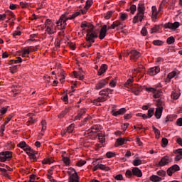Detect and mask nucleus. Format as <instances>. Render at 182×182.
<instances>
[{
  "mask_svg": "<svg viewBox=\"0 0 182 182\" xmlns=\"http://www.w3.org/2000/svg\"><path fill=\"white\" fill-rule=\"evenodd\" d=\"M79 15H80V12L77 11L73 15L66 16L65 14H63L60 16V18L56 23L57 28L58 29H60V35H63V33H64L63 29H65V28L66 27V25H67L66 21L70 19H75V18H76L77 16H79Z\"/></svg>",
  "mask_w": 182,
  "mask_h": 182,
  "instance_id": "1",
  "label": "nucleus"
},
{
  "mask_svg": "<svg viewBox=\"0 0 182 182\" xmlns=\"http://www.w3.org/2000/svg\"><path fill=\"white\" fill-rule=\"evenodd\" d=\"M145 11L146 7L144 6V4L139 3L137 7L136 15L134 17L133 19V23H137V22H141L143 21V18H144Z\"/></svg>",
  "mask_w": 182,
  "mask_h": 182,
  "instance_id": "2",
  "label": "nucleus"
},
{
  "mask_svg": "<svg viewBox=\"0 0 182 182\" xmlns=\"http://www.w3.org/2000/svg\"><path fill=\"white\" fill-rule=\"evenodd\" d=\"M176 171H180V166H178L177 164H175L168 168L166 172L164 170H160L157 171L156 174L161 178L166 177V174H168L169 177H171V176H173V174H174V173Z\"/></svg>",
  "mask_w": 182,
  "mask_h": 182,
  "instance_id": "3",
  "label": "nucleus"
},
{
  "mask_svg": "<svg viewBox=\"0 0 182 182\" xmlns=\"http://www.w3.org/2000/svg\"><path fill=\"white\" fill-rule=\"evenodd\" d=\"M112 92H113V90L110 88L103 89L99 92V95H100V97H99L97 100H95V102H98L99 103L106 102L107 97H109V95L112 94Z\"/></svg>",
  "mask_w": 182,
  "mask_h": 182,
  "instance_id": "4",
  "label": "nucleus"
},
{
  "mask_svg": "<svg viewBox=\"0 0 182 182\" xmlns=\"http://www.w3.org/2000/svg\"><path fill=\"white\" fill-rule=\"evenodd\" d=\"M44 25L46 32L48 33V35H53L54 33H56V27H55V24H53L50 19L48 18Z\"/></svg>",
  "mask_w": 182,
  "mask_h": 182,
  "instance_id": "5",
  "label": "nucleus"
},
{
  "mask_svg": "<svg viewBox=\"0 0 182 182\" xmlns=\"http://www.w3.org/2000/svg\"><path fill=\"white\" fill-rule=\"evenodd\" d=\"M97 38V33L92 28L87 31L86 41L88 43H95V39Z\"/></svg>",
  "mask_w": 182,
  "mask_h": 182,
  "instance_id": "6",
  "label": "nucleus"
},
{
  "mask_svg": "<svg viewBox=\"0 0 182 182\" xmlns=\"http://www.w3.org/2000/svg\"><path fill=\"white\" fill-rule=\"evenodd\" d=\"M68 174H70L69 182H79V176H77V172L75 168H69Z\"/></svg>",
  "mask_w": 182,
  "mask_h": 182,
  "instance_id": "7",
  "label": "nucleus"
},
{
  "mask_svg": "<svg viewBox=\"0 0 182 182\" xmlns=\"http://www.w3.org/2000/svg\"><path fill=\"white\" fill-rule=\"evenodd\" d=\"M102 130V127L100 125H94L90 129L84 132V136H95L96 133Z\"/></svg>",
  "mask_w": 182,
  "mask_h": 182,
  "instance_id": "8",
  "label": "nucleus"
},
{
  "mask_svg": "<svg viewBox=\"0 0 182 182\" xmlns=\"http://www.w3.org/2000/svg\"><path fill=\"white\" fill-rule=\"evenodd\" d=\"M173 161V159L171 157L165 156L161 158L160 161L158 164V166H160L161 167H164V166H167L168 164H170Z\"/></svg>",
  "mask_w": 182,
  "mask_h": 182,
  "instance_id": "9",
  "label": "nucleus"
},
{
  "mask_svg": "<svg viewBox=\"0 0 182 182\" xmlns=\"http://www.w3.org/2000/svg\"><path fill=\"white\" fill-rule=\"evenodd\" d=\"M8 159H12V152L9 151H3L0 154V161L5 163Z\"/></svg>",
  "mask_w": 182,
  "mask_h": 182,
  "instance_id": "10",
  "label": "nucleus"
},
{
  "mask_svg": "<svg viewBox=\"0 0 182 182\" xmlns=\"http://www.w3.org/2000/svg\"><path fill=\"white\" fill-rule=\"evenodd\" d=\"M145 90L149 93H153L154 97L155 99H159L161 96V91L157 90L156 88L153 87H146Z\"/></svg>",
  "mask_w": 182,
  "mask_h": 182,
  "instance_id": "11",
  "label": "nucleus"
},
{
  "mask_svg": "<svg viewBox=\"0 0 182 182\" xmlns=\"http://www.w3.org/2000/svg\"><path fill=\"white\" fill-rule=\"evenodd\" d=\"M109 84V82L107 80L102 79L99 80L96 85H95V90H100V89H103L105 86H107Z\"/></svg>",
  "mask_w": 182,
  "mask_h": 182,
  "instance_id": "12",
  "label": "nucleus"
},
{
  "mask_svg": "<svg viewBox=\"0 0 182 182\" xmlns=\"http://www.w3.org/2000/svg\"><path fill=\"white\" fill-rule=\"evenodd\" d=\"M179 26L180 23L178 21H176L174 23H168L164 25V28H166V29H173L174 31H176L177 28H179Z\"/></svg>",
  "mask_w": 182,
  "mask_h": 182,
  "instance_id": "13",
  "label": "nucleus"
},
{
  "mask_svg": "<svg viewBox=\"0 0 182 182\" xmlns=\"http://www.w3.org/2000/svg\"><path fill=\"white\" fill-rule=\"evenodd\" d=\"M106 33H107V26L104 25L100 29L99 38L100 39H105L106 38Z\"/></svg>",
  "mask_w": 182,
  "mask_h": 182,
  "instance_id": "14",
  "label": "nucleus"
},
{
  "mask_svg": "<svg viewBox=\"0 0 182 182\" xmlns=\"http://www.w3.org/2000/svg\"><path fill=\"white\" fill-rule=\"evenodd\" d=\"M157 73H160V67L151 68L148 71L149 76H156Z\"/></svg>",
  "mask_w": 182,
  "mask_h": 182,
  "instance_id": "15",
  "label": "nucleus"
},
{
  "mask_svg": "<svg viewBox=\"0 0 182 182\" xmlns=\"http://www.w3.org/2000/svg\"><path fill=\"white\" fill-rule=\"evenodd\" d=\"M132 92L135 95V96H139V95L143 92V87L139 85L132 87Z\"/></svg>",
  "mask_w": 182,
  "mask_h": 182,
  "instance_id": "16",
  "label": "nucleus"
},
{
  "mask_svg": "<svg viewBox=\"0 0 182 182\" xmlns=\"http://www.w3.org/2000/svg\"><path fill=\"white\" fill-rule=\"evenodd\" d=\"M86 112H87V109H86V108H82L80 111H78L77 114L75 117L74 120H80V119H82V116H85Z\"/></svg>",
  "mask_w": 182,
  "mask_h": 182,
  "instance_id": "17",
  "label": "nucleus"
},
{
  "mask_svg": "<svg viewBox=\"0 0 182 182\" xmlns=\"http://www.w3.org/2000/svg\"><path fill=\"white\" fill-rule=\"evenodd\" d=\"M130 55H131V59L132 60L139 59L141 56V54L136 50H132L130 52Z\"/></svg>",
  "mask_w": 182,
  "mask_h": 182,
  "instance_id": "18",
  "label": "nucleus"
},
{
  "mask_svg": "<svg viewBox=\"0 0 182 182\" xmlns=\"http://www.w3.org/2000/svg\"><path fill=\"white\" fill-rule=\"evenodd\" d=\"M132 174L133 176H136V177H141L143 176V172L141 170L137 167H134L132 168Z\"/></svg>",
  "mask_w": 182,
  "mask_h": 182,
  "instance_id": "19",
  "label": "nucleus"
},
{
  "mask_svg": "<svg viewBox=\"0 0 182 182\" xmlns=\"http://www.w3.org/2000/svg\"><path fill=\"white\" fill-rule=\"evenodd\" d=\"M163 114V107H159L156 109L154 116L156 119H160Z\"/></svg>",
  "mask_w": 182,
  "mask_h": 182,
  "instance_id": "20",
  "label": "nucleus"
},
{
  "mask_svg": "<svg viewBox=\"0 0 182 182\" xmlns=\"http://www.w3.org/2000/svg\"><path fill=\"white\" fill-rule=\"evenodd\" d=\"M124 113H126L125 108H121L117 111H116V110L112 111V116H119V115L124 114Z\"/></svg>",
  "mask_w": 182,
  "mask_h": 182,
  "instance_id": "21",
  "label": "nucleus"
},
{
  "mask_svg": "<svg viewBox=\"0 0 182 182\" xmlns=\"http://www.w3.org/2000/svg\"><path fill=\"white\" fill-rule=\"evenodd\" d=\"M151 12H152V20L154 22H156V20L157 19V15H159V13L157 12V8L156 6H153L151 8Z\"/></svg>",
  "mask_w": 182,
  "mask_h": 182,
  "instance_id": "22",
  "label": "nucleus"
},
{
  "mask_svg": "<svg viewBox=\"0 0 182 182\" xmlns=\"http://www.w3.org/2000/svg\"><path fill=\"white\" fill-rule=\"evenodd\" d=\"M74 76L76 79H79V80H83L85 79V75H83L82 71L74 72Z\"/></svg>",
  "mask_w": 182,
  "mask_h": 182,
  "instance_id": "23",
  "label": "nucleus"
},
{
  "mask_svg": "<svg viewBox=\"0 0 182 182\" xmlns=\"http://www.w3.org/2000/svg\"><path fill=\"white\" fill-rule=\"evenodd\" d=\"M106 70H107V65L106 64H102L100 70H98V76H102V75H103V73H105Z\"/></svg>",
  "mask_w": 182,
  "mask_h": 182,
  "instance_id": "24",
  "label": "nucleus"
},
{
  "mask_svg": "<svg viewBox=\"0 0 182 182\" xmlns=\"http://www.w3.org/2000/svg\"><path fill=\"white\" fill-rule=\"evenodd\" d=\"M126 141H127V140H126L124 138L117 139V141H116L117 147H118V146H123V144H125Z\"/></svg>",
  "mask_w": 182,
  "mask_h": 182,
  "instance_id": "25",
  "label": "nucleus"
},
{
  "mask_svg": "<svg viewBox=\"0 0 182 182\" xmlns=\"http://www.w3.org/2000/svg\"><path fill=\"white\" fill-rule=\"evenodd\" d=\"M150 180H151V181H153V182H160V181H161L162 178H161V177H160L157 175H152L150 177Z\"/></svg>",
  "mask_w": 182,
  "mask_h": 182,
  "instance_id": "26",
  "label": "nucleus"
},
{
  "mask_svg": "<svg viewBox=\"0 0 182 182\" xmlns=\"http://www.w3.org/2000/svg\"><path fill=\"white\" fill-rule=\"evenodd\" d=\"M70 107L69 108H65L64 111H63L59 115L58 118L62 119L63 117H65V114H68L69 113V110H70Z\"/></svg>",
  "mask_w": 182,
  "mask_h": 182,
  "instance_id": "27",
  "label": "nucleus"
},
{
  "mask_svg": "<svg viewBox=\"0 0 182 182\" xmlns=\"http://www.w3.org/2000/svg\"><path fill=\"white\" fill-rule=\"evenodd\" d=\"M25 151L26 152L28 156H31V154H35V151L32 149V148H31V146H26V148L25 149Z\"/></svg>",
  "mask_w": 182,
  "mask_h": 182,
  "instance_id": "28",
  "label": "nucleus"
},
{
  "mask_svg": "<svg viewBox=\"0 0 182 182\" xmlns=\"http://www.w3.org/2000/svg\"><path fill=\"white\" fill-rule=\"evenodd\" d=\"M41 127H42V129H41V136H43V133H45V131L46 130V121L43 120L41 122Z\"/></svg>",
  "mask_w": 182,
  "mask_h": 182,
  "instance_id": "29",
  "label": "nucleus"
},
{
  "mask_svg": "<svg viewBox=\"0 0 182 182\" xmlns=\"http://www.w3.org/2000/svg\"><path fill=\"white\" fill-rule=\"evenodd\" d=\"M98 139L100 143H105V141H106V138L105 137V134L103 133L98 134Z\"/></svg>",
  "mask_w": 182,
  "mask_h": 182,
  "instance_id": "30",
  "label": "nucleus"
},
{
  "mask_svg": "<svg viewBox=\"0 0 182 182\" xmlns=\"http://www.w3.org/2000/svg\"><path fill=\"white\" fill-rule=\"evenodd\" d=\"M31 52H33V50L28 48V49H24L23 50V53H22V57L23 58H26V56H28V55H29V53H31Z\"/></svg>",
  "mask_w": 182,
  "mask_h": 182,
  "instance_id": "31",
  "label": "nucleus"
},
{
  "mask_svg": "<svg viewBox=\"0 0 182 182\" xmlns=\"http://www.w3.org/2000/svg\"><path fill=\"white\" fill-rule=\"evenodd\" d=\"M0 171L2 174V176H4V177H6V178H10L11 176L6 172V169H5L4 168H0Z\"/></svg>",
  "mask_w": 182,
  "mask_h": 182,
  "instance_id": "32",
  "label": "nucleus"
},
{
  "mask_svg": "<svg viewBox=\"0 0 182 182\" xmlns=\"http://www.w3.org/2000/svg\"><path fill=\"white\" fill-rule=\"evenodd\" d=\"M98 167H99L100 170H102L105 171H109V170H110L109 166H106L105 165H103L102 164H98Z\"/></svg>",
  "mask_w": 182,
  "mask_h": 182,
  "instance_id": "33",
  "label": "nucleus"
},
{
  "mask_svg": "<svg viewBox=\"0 0 182 182\" xmlns=\"http://www.w3.org/2000/svg\"><path fill=\"white\" fill-rule=\"evenodd\" d=\"M28 145L26 144V142H25V141H23L18 144V147H20V149H23V150H25L26 147H28Z\"/></svg>",
  "mask_w": 182,
  "mask_h": 182,
  "instance_id": "34",
  "label": "nucleus"
},
{
  "mask_svg": "<svg viewBox=\"0 0 182 182\" xmlns=\"http://www.w3.org/2000/svg\"><path fill=\"white\" fill-rule=\"evenodd\" d=\"M171 99H174L175 100H177L178 97H180V94L178 92H176V91H173L171 95Z\"/></svg>",
  "mask_w": 182,
  "mask_h": 182,
  "instance_id": "35",
  "label": "nucleus"
},
{
  "mask_svg": "<svg viewBox=\"0 0 182 182\" xmlns=\"http://www.w3.org/2000/svg\"><path fill=\"white\" fill-rule=\"evenodd\" d=\"M154 115V108H150L148 110V119H151V117H153V116Z\"/></svg>",
  "mask_w": 182,
  "mask_h": 182,
  "instance_id": "36",
  "label": "nucleus"
},
{
  "mask_svg": "<svg viewBox=\"0 0 182 182\" xmlns=\"http://www.w3.org/2000/svg\"><path fill=\"white\" fill-rule=\"evenodd\" d=\"M176 75H177V72L176 71H172L171 73H170L167 76V79H168V81L170 82V80H171L173 77H175Z\"/></svg>",
  "mask_w": 182,
  "mask_h": 182,
  "instance_id": "37",
  "label": "nucleus"
},
{
  "mask_svg": "<svg viewBox=\"0 0 182 182\" xmlns=\"http://www.w3.org/2000/svg\"><path fill=\"white\" fill-rule=\"evenodd\" d=\"M75 130V124H71L66 129L65 132L68 133H72Z\"/></svg>",
  "mask_w": 182,
  "mask_h": 182,
  "instance_id": "38",
  "label": "nucleus"
},
{
  "mask_svg": "<svg viewBox=\"0 0 182 182\" xmlns=\"http://www.w3.org/2000/svg\"><path fill=\"white\" fill-rule=\"evenodd\" d=\"M9 70L11 73H16L18 70V65H11L9 68Z\"/></svg>",
  "mask_w": 182,
  "mask_h": 182,
  "instance_id": "39",
  "label": "nucleus"
},
{
  "mask_svg": "<svg viewBox=\"0 0 182 182\" xmlns=\"http://www.w3.org/2000/svg\"><path fill=\"white\" fill-rule=\"evenodd\" d=\"M128 15L126 13H120L119 14V19L120 21H126L127 19Z\"/></svg>",
  "mask_w": 182,
  "mask_h": 182,
  "instance_id": "40",
  "label": "nucleus"
},
{
  "mask_svg": "<svg viewBox=\"0 0 182 182\" xmlns=\"http://www.w3.org/2000/svg\"><path fill=\"white\" fill-rule=\"evenodd\" d=\"M152 129L155 133L156 139H159L160 137V131L154 126L152 127Z\"/></svg>",
  "mask_w": 182,
  "mask_h": 182,
  "instance_id": "41",
  "label": "nucleus"
},
{
  "mask_svg": "<svg viewBox=\"0 0 182 182\" xmlns=\"http://www.w3.org/2000/svg\"><path fill=\"white\" fill-rule=\"evenodd\" d=\"M129 11L132 15H134V12L137 11V7L136 6V5L133 4L130 6Z\"/></svg>",
  "mask_w": 182,
  "mask_h": 182,
  "instance_id": "42",
  "label": "nucleus"
},
{
  "mask_svg": "<svg viewBox=\"0 0 182 182\" xmlns=\"http://www.w3.org/2000/svg\"><path fill=\"white\" fill-rule=\"evenodd\" d=\"M133 166L137 167V166H140L141 164V160L140 159H134L132 162Z\"/></svg>",
  "mask_w": 182,
  "mask_h": 182,
  "instance_id": "43",
  "label": "nucleus"
},
{
  "mask_svg": "<svg viewBox=\"0 0 182 182\" xmlns=\"http://www.w3.org/2000/svg\"><path fill=\"white\" fill-rule=\"evenodd\" d=\"M63 161L65 166H69V164H70V159L69 157H63Z\"/></svg>",
  "mask_w": 182,
  "mask_h": 182,
  "instance_id": "44",
  "label": "nucleus"
},
{
  "mask_svg": "<svg viewBox=\"0 0 182 182\" xmlns=\"http://www.w3.org/2000/svg\"><path fill=\"white\" fill-rule=\"evenodd\" d=\"M166 42H167L168 45H171V44L174 43V42H175L174 37H173V36L168 37L167 38Z\"/></svg>",
  "mask_w": 182,
  "mask_h": 182,
  "instance_id": "45",
  "label": "nucleus"
},
{
  "mask_svg": "<svg viewBox=\"0 0 182 182\" xmlns=\"http://www.w3.org/2000/svg\"><path fill=\"white\" fill-rule=\"evenodd\" d=\"M43 164H52V163H53V160L50 159H45L43 161H42Z\"/></svg>",
  "mask_w": 182,
  "mask_h": 182,
  "instance_id": "46",
  "label": "nucleus"
},
{
  "mask_svg": "<svg viewBox=\"0 0 182 182\" xmlns=\"http://www.w3.org/2000/svg\"><path fill=\"white\" fill-rule=\"evenodd\" d=\"M106 156L107 159H112V157H114L116 156V154L114 152L109 151L107 152Z\"/></svg>",
  "mask_w": 182,
  "mask_h": 182,
  "instance_id": "47",
  "label": "nucleus"
},
{
  "mask_svg": "<svg viewBox=\"0 0 182 182\" xmlns=\"http://www.w3.org/2000/svg\"><path fill=\"white\" fill-rule=\"evenodd\" d=\"M153 43L155 46H161L163 45V41L160 40H155L153 41Z\"/></svg>",
  "mask_w": 182,
  "mask_h": 182,
  "instance_id": "48",
  "label": "nucleus"
},
{
  "mask_svg": "<svg viewBox=\"0 0 182 182\" xmlns=\"http://www.w3.org/2000/svg\"><path fill=\"white\" fill-rule=\"evenodd\" d=\"M125 176L128 178H131V177H132V176H133V171H131L130 169L127 170V171L125 173Z\"/></svg>",
  "mask_w": 182,
  "mask_h": 182,
  "instance_id": "49",
  "label": "nucleus"
},
{
  "mask_svg": "<svg viewBox=\"0 0 182 182\" xmlns=\"http://www.w3.org/2000/svg\"><path fill=\"white\" fill-rule=\"evenodd\" d=\"M161 142H162V146L166 147V146L168 144V139H167V138H163L161 140Z\"/></svg>",
  "mask_w": 182,
  "mask_h": 182,
  "instance_id": "50",
  "label": "nucleus"
},
{
  "mask_svg": "<svg viewBox=\"0 0 182 182\" xmlns=\"http://www.w3.org/2000/svg\"><path fill=\"white\" fill-rule=\"evenodd\" d=\"M61 100L63 102H65V105L69 102V97H68V95H65L61 97Z\"/></svg>",
  "mask_w": 182,
  "mask_h": 182,
  "instance_id": "51",
  "label": "nucleus"
},
{
  "mask_svg": "<svg viewBox=\"0 0 182 182\" xmlns=\"http://www.w3.org/2000/svg\"><path fill=\"white\" fill-rule=\"evenodd\" d=\"M112 15H113V11H108L105 16V19H110L112 17Z\"/></svg>",
  "mask_w": 182,
  "mask_h": 182,
  "instance_id": "52",
  "label": "nucleus"
},
{
  "mask_svg": "<svg viewBox=\"0 0 182 182\" xmlns=\"http://www.w3.org/2000/svg\"><path fill=\"white\" fill-rule=\"evenodd\" d=\"M8 112V108L7 107H2L0 109V116H3V114H5Z\"/></svg>",
  "mask_w": 182,
  "mask_h": 182,
  "instance_id": "53",
  "label": "nucleus"
},
{
  "mask_svg": "<svg viewBox=\"0 0 182 182\" xmlns=\"http://www.w3.org/2000/svg\"><path fill=\"white\" fill-rule=\"evenodd\" d=\"M85 164H86L85 160H81L77 163V166H78V167H82Z\"/></svg>",
  "mask_w": 182,
  "mask_h": 182,
  "instance_id": "54",
  "label": "nucleus"
},
{
  "mask_svg": "<svg viewBox=\"0 0 182 182\" xmlns=\"http://www.w3.org/2000/svg\"><path fill=\"white\" fill-rule=\"evenodd\" d=\"M114 23H115V25H117V26H115L116 28L117 26H119L120 28V29H123V26H122L123 23L122 22H120V21H115V22H114Z\"/></svg>",
  "mask_w": 182,
  "mask_h": 182,
  "instance_id": "55",
  "label": "nucleus"
},
{
  "mask_svg": "<svg viewBox=\"0 0 182 182\" xmlns=\"http://www.w3.org/2000/svg\"><path fill=\"white\" fill-rule=\"evenodd\" d=\"M92 1L91 0H87L86 1V4L85 6V8H90L92 6Z\"/></svg>",
  "mask_w": 182,
  "mask_h": 182,
  "instance_id": "56",
  "label": "nucleus"
},
{
  "mask_svg": "<svg viewBox=\"0 0 182 182\" xmlns=\"http://www.w3.org/2000/svg\"><path fill=\"white\" fill-rule=\"evenodd\" d=\"M141 33L143 36H146V35H147V29H146L145 27H143L141 31Z\"/></svg>",
  "mask_w": 182,
  "mask_h": 182,
  "instance_id": "57",
  "label": "nucleus"
},
{
  "mask_svg": "<svg viewBox=\"0 0 182 182\" xmlns=\"http://www.w3.org/2000/svg\"><path fill=\"white\" fill-rule=\"evenodd\" d=\"M20 6H21L22 8H28V3L26 2H23V1H21L20 2Z\"/></svg>",
  "mask_w": 182,
  "mask_h": 182,
  "instance_id": "58",
  "label": "nucleus"
},
{
  "mask_svg": "<svg viewBox=\"0 0 182 182\" xmlns=\"http://www.w3.org/2000/svg\"><path fill=\"white\" fill-rule=\"evenodd\" d=\"M14 63H21L22 62V58L21 57H18L16 60H13Z\"/></svg>",
  "mask_w": 182,
  "mask_h": 182,
  "instance_id": "59",
  "label": "nucleus"
},
{
  "mask_svg": "<svg viewBox=\"0 0 182 182\" xmlns=\"http://www.w3.org/2000/svg\"><path fill=\"white\" fill-rule=\"evenodd\" d=\"M133 83V78H129L125 82V86H129V85Z\"/></svg>",
  "mask_w": 182,
  "mask_h": 182,
  "instance_id": "60",
  "label": "nucleus"
},
{
  "mask_svg": "<svg viewBox=\"0 0 182 182\" xmlns=\"http://www.w3.org/2000/svg\"><path fill=\"white\" fill-rule=\"evenodd\" d=\"M176 124L177 126L182 127V118H178L176 120Z\"/></svg>",
  "mask_w": 182,
  "mask_h": 182,
  "instance_id": "61",
  "label": "nucleus"
},
{
  "mask_svg": "<svg viewBox=\"0 0 182 182\" xmlns=\"http://www.w3.org/2000/svg\"><path fill=\"white\" fill-rule=\"evenodd\" d=\"M28 156L32 161H35V160H36V155H35V153Z\"/></svg>",
  "mask_w": 182,
  "mask_h": 182,
  "instance_id": "62",
  "label": "nucleus"
},
{
  "mask_svg": "<svg viewBox=\"0 0 182 182\" xmlns=\"http://www.w3.org/2000/svg\"><path fill=\"white\" fill-rule=\"evenodd\" d=\"M115 180L121 181L123 180V176L122 174L117 175L114 177Z\"/></svg>",
  "mask_w": 182,
  "mask_h": 182,
  "instance_id": "63",
  "label": "nucleus"
},
{
  "mask_svg": "<svg viewBox=\"0 0 182 182\" xmlns=\"http://www.w3.org/2000/svg\"><path fill=\"white\" fill-rule=\"evenodd\" d=\"M136 144L139 146H143V142H141V141L140 140V138L137 137L136 138Z\"/></svg>",
  "mask_w": 182,
  "mask_h": 182,
  "instance_id": "64",
  "label": "nucleus"
}]
</instances>
